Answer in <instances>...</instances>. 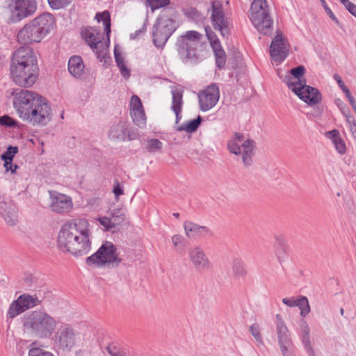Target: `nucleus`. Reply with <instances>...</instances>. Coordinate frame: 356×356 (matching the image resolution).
<instances>
[{"label": "nucleus", "instance_id": "1", "mask_svg": "<svg viewBox=\"0 0 356 356\" xmlns=\"http://www.w3.org/2000/svg\"><path fill=\"white\" fill-rule=\"evenodd\" d=\"M11 95L13 107L22 120L33 126H44L51 120V108L44 97L25 89H13Z\"/></svg>", "mask_w": 356, "mask_h": 356}, {"label": "nucleus", "instance_id": "2", "mask_svg": "<svg viewBox=\"0 0 356 356\" xmlns=\"http://www.w3.org/2000/svg\"><path fill=\"white\" fill-rule=\"evenodd\" d=\"M87 220L78 219L67 221L60 229L58 246L63 252L75 257L87 254L91 248Z\"/></svg>", "mask_w": 356, "mask_h": 356}, {"label": "nucleus", "instance_id": "3", "mask_svg": "<svg viewBox=\"0 0 356 356\" xmlns=\"http://www.w3.org/2000/svg\"><path fill=\"white\" fill-rule=\"evenodd\" d=\"M202 35L196 31H188L177 38L175 47L183 63L196 65L207 55V44L202 41Z\"/></svg>", "mask_w": 356, "mask_h": 356}, {"label": "nucleus", "instance_id": "4", "mask_svg": "<svg viewBox=\"0 0 356 356\" xmlns=\"http://www.w3.org/2000/svg\"><path fill=\"white\" fill-rule=\"evenodd\" d=\"M55 26V18L52 14L43 13L26 23L17 33V42L22 47L39 43Z\"/></svg>", "mask_w": 356, "mask_h": 356}, {"label": "nucleus", "instance_id": "5", "mask_svg": "<svg viewBox=\"0 0 356 356\" xmlns=\"http://www.w3.org/2000/svg\"><path fill=\"white\" fill-rule=\"evenodd\" d=\"M24 330L40 339L49 338L56 329V321L48 314L32 311L24 315L22 320Z\"/></svg>", "mask_w": 356, "mask_h": 356}, {"label": "nucleus", "instance_id": "6", "mask_svg": "<svg viewBox=\"0 0 356 356\" xmlns=\"http://www.w3.org/2000/svg\"><path fill=\"white\" fill-rule=\"evenodd\" d=\"M122 261L117 254L116 246L110 241L104 243L92 255L88 257L86 263L88 266L102 267L108 266L118 267Z\"/></svg>", "mask_w": 356, "mask_h": 356}, {"label": "nucleus", "instance_id": "7", "mask_svg": "<svg viewBox=\"0 0 356 356\" xmlns=\"http://www.w3.org/2000/svg\"><path fill=\"white\" fill-rule=\"evenodd\" d=\"M178 28L177 22L166 13L160 14L152 28L153 43L158 49H163Z\"/></svg>", "mask_w": 356, "mask_h": 356}, {"label": "nucleus", "instance_id": "8", "mask_svg": "<svg viewBox=\"0 0 356 356\" xmlns=\"http://www.w3.org/2000/svg\"><path fill=\"white\" fill-rule=\"evenodd\" d=\"M50 337L54 350L57 353H70L77 344L74 330L68 324H62Z\"/></svg>", "mask_w": 356, "mask_h": 356}, {"label": "nucleus", "instance_id": "9", "mask_svg": "<svg viewBox=\"0 0 356 356\" xmlns=\"http://www.w3.org/2000/svg\"><path fill=\"white\" fill-rule=\"evenodd\" d=\"M251 21L257 29L264 35L272 31L273 20L268 11L266 0H254L251 4Z\"/></svg>", "mask_w": 356, "mask_h": 356}, {"label": "nucleus", "instance_id": "10", "mask_svg": "<svg viewBox=\"0 0 356 356\" xmlns=\"http://www.w3.org/2000/svg\"><path fill=\"white\" fill-rule=\"evenodd\" d=\"M6 8L10 13L9 22L17 23L33 16L38 8L36 0H6Z\"/></svg>", "mask_w": 356, "mask_h": 356}, {"label": "nucleus", "instance_id": "11", "mask_svg": "<svg viewBox=\"0 0 356 356\" xmlns=\"http://www.w3.org/2000/svg\"><path fill=\"white\" fill-rule=\"evenodd\" d=\"M39 66L29 65L26 67L10 70V78L18 86L23 88L31 87L38 80L39 76Z\"/></svg>", "mask_w": 356, "mask_h": 356}, {"label": "nucleus", "instance_id": "12", "mask_svg": "<svg viewBox=\"0 0 356 356\" xmlns=\"http://www.w3.org/2000/svg\"><path fill=\"white\" fill-rule=\"evenodd\" d=\"M29 65H37L38 58L33 48L20 47L12 55L10 63V70L26 67Z\"/></svg>", "mask_w": 356, "mask_h": 356}, {"label": "nucleus", "instance_id": "13", "mask_svg": "<svg viewBox=\"0 0 356 356\" xmlns=\"http://www.w3.org/2000/svg\"><path fill=\"white\" fill-rule=\"evenodd\" d=\"M276 334L283 356H293L289 348L293 345L291 333L281 314L275 315Z\"/></svg>", "mask_w": 356, "mask_h": 356}, {"label": "nucleus", "instance_id": "14", "mask_svg": "<svg viewBox=\"0 0 356 356\" xmlns=\"http://www.w3.org/2000/svg\"><path fill=\"white\" fill-rule=\"evenodd\" d=\"M211 22L215 30L219 31L222 37L228 38L230 34L229 22L220 1L215 0L211 2Z\"/></svg>", "mask_w": 356, "mask_h": 356}, {"label": "nucleus", "instance_id": "15", "mask_svg": "<svg viewBox=\"0 0 356 356\" xmlns=\"http://www.w3.org/2000/svg\"><path fill=\"white\" fill-rule=\"evenodd\" d=\"M40 302V301L36 296L33 297L26 293L20 295L17 300L13 301L10 304L7 316L13 318L26 310L38 305Z\"/></svg>", "mask_w": 356, "mask_h": 356}, {"label": "nucleus", "instance_id": "16", "mask_svg": "<svg viewBox=\"0 0 356 356\" xmlns=\"http://www.w3.org/2000/svg\"><path fill=\"white\" fill-rule=\"evenodd\" d=\"M96 31L92 26H86L81 28L80 33L81 38L90 46L97 58L102 62L106 58L105 48L101 40H96L95 33H99V31Z\"/></svg>", "mask_w": 356, "mask_h": 356}, {"label": "nucleus", "instance_id": "17", "mask_svg": "<svg viewBox=\"0 0 356 356\" xmlns=\"http://www.w3.org/2000/svg\"><path fill=\"white\" fill-rule=\"evenodd\" d=\"M200 109L207 111L211 109L219 100L220 90L216 83H211L198 95Z\"/></svg>", "mask_w": 356, "mask_h": 356}, {"label": "nucleus", "instance_id": "18", "mask_svg": "<svg viewBox=\"0 0 356 356\" xmlns=\"http://www.w3.org/2000/svg\"><path fill=\"white\" fill-rule=\"evenodd\" d=\"M108 135L110 139L119 141L136 140L139 136L137 130L129 129V124L124 121L113 124Z\"/></svg>", "mask_w": 356, "mask_h": 356}, {"label": "nucleus", "instance_id": "19", "mask_svg": "<svg viewBox=\"0 0 356 356\" xmlns=\"http://www.w3.org/2000/svg\"><path fill=\"white\" fill-rule=\"evenodd\" d=\"M188 255L190 261L197 272L205 273L211 268V263L202 248L197 246L190 250Z\"/></svg>", "mask_w": 356, "mask_h": 356}, {"label": "nucleus", "instance_id": "20", "mask_svg": "<svg viewBox=\"0 0 356 356\" xmlns=\"http://www.w3.org/2000/svg\"><path fill=\"white\" fill-rule=\"evenodd\" d=\"M17 208L11 202H6L3 195L0 193V215L9 226L17 224Z\"/></svg>", "mask_w": 356, "mask_h": 356}, {"label": "nucleus", "instance_id": "21", "mask_svg": "<svg viewBox=\"0 0 356 356\" xmlns=\"http://www.w3.org/2000/svg\"><path fill=\"white\" fill-rule=\"evenodd\" d=\"M270 56L275 62L279 63L284 61L287 56V51L284 42L282 33H277L273 39L270 45Z\"/></svg>", "mask_w": 356, "mask_h": 356}, {"label": "nucleus", "instance_id": "22", "mask_svg": "<svg viewBox=\"0 0 356 356\" xmlns=\"http://www.w3.org/2000/svg\"><path fill=\"white\" fill-rule=\"evenodd\" d=\"M293 93L309 106L318 104L322 100V95L320 91L312 86L306 87V90L302 92L300 88H295Z\"/></svg>", "mask_w": 356, "mask_h": 356}, {"label": "nucleus", "instance_id": "23", "mask_svg": "<svg viewBox=\"0 0 356 356\" xmlns=\"http://www.w3.org/2000/svg\"><path fill=\"white\" fill-rule=\"evenodd\" d=\"M186 234L189 238H198L204 236H213V232L207 226L199 225L191 221L184 223Z\"/></svg>", "mask_w": 356, "mask_h": 356}, {"label": "nucleus", "instance_id": "24", "mask_svg": "<svg viewBox=\"0 0 356 356\" xmlns=\"http://www.w3.org/2000/svg\"><path fill=\"white\" fill-rule=\"evenodd\" d=\"M50 208L52 211L58 213L69 212L72 208V202L70 197L61 193H56L51 197Z\"/></svg>", "mask_w": 356, "mask_h": 356}, {"label": "nucleus", "instance_id": "25", "mask_svg": "<svg viewBox=\"0 0 356 356\" xmlns=\"http://www.w3.org/2000/svg\"><path fill=\"white\" fill-rule=\"evenodd\" d=\"M274 249L280 263L282 264L289 254V246L282 236L276 235L275 236Z\"/></svg>", "mask_w": 356, "mask_h": 356}, {"label": "nucleus", "instance_id": "26", "mask_svg": "<svg viewBox=\"0 0 356 356\" xmlns=\"http://www.w3.org/2000/svg\"><path fill=\"white\" fill-rule=\"evenodd\" d=\"M84 67V63L80 56L74 55L70 58L68 71L73 76L80 78L83 74Z\"/></svg>", "mask_w": 356, "mask_h": 356}, {"label": "nucleus", "instance_id": "27", "mask_svg": "<svg viewBox=\"0 0 356 356\" xmlns=\"http://www.w3.org/2000/svg\"><path fill=\"white\" fill-rule=\"evenodd\" d=\"M242 161L245 166L249 167L252 164V156L255 148V142L252 139L245 140L243 145Z\"/></svg>", "mask_w": 356, "mask_h": 356}, {"label": "nucleus", "instance_id": "28", "mask_svg": "<svg viewBox=\"0 0 356 356\" xmlns=\"http://www.w3.org/2000/svg\"><path fill=\"white\" fill-rule=\"evenodd\" d=\"M98 22H102L104 26V31L107 37L106 47L107 48L110 43V34L111 33V15L108 10L97 13L95 17Z\"/></svg>", "mask_w": 356, "mask_h": 356}, {"label": "nucleus", "instance_id": "29", "mask_svg": "<svg viewBox=\"0 0 356 356\" xmlns=\"http://www.w3.org/2000/svg\"><path fill=\"white\" fill-rule=\"evenodd\" d=\"M325 134L329 138L332 140L336 150L340 154H344L346 152V146L343 140H342V138L340 137L339 131L337 129H333L326 132Z\"/></svg>", "mask_w": 356, "mask_h": 356}, {"label": "nucleus", "instance_id": "30", "mask_svg": "<svg viewBox=\"0 0 356 356\" xmlns=\"http://www.w3.org/2000/svg\"><path fill=\"white\" fill-rule=\"evenodd\" d=\"M202 122V118L199 115L195 119L189 120L186 123L177 127L176 130L178 131H185L188 133H193L197 130Z\"/></svg>", "mask_w": 356, "mask_h": 356}, {"label": "nucleus", "instance_id": "31", "mask_svg": "<svg viewBox=\"0 0 356 356\" xmlns=\"http://www.w3.org/2000/svg\"><path fill=\"white\" fill-rule=\"evenodd\" d=\"M172 96V109H182L184 90L181 88H172L171 90Z\"/></svg>", "mask_w": 356, "mask_h": 356}, {"label": "nucleus", "instance_id": "32", "mask_svg": "<svg viewBox=\"0 0 356 356\" xmlns=\"http://www.w3.org/2000/svg\"><path fill=\"white\" fill-rule=\"evenodd\" d=\"M302 330V343H303L305 350L309 356H314V351L311 344L309 338V328L306 322Z\"/></svg>", "mask_w": 356, "mask_h": 356}, {"label": "nucleus", "instance_id": "33", "mask_svg": "<svg viewBox=\"0 0 356 356\" xmlns=\"http://www.w3.org/2000/svg\"><path fill=\"white\" fill-rule=\"evenodd\" d=\"M291 79L292 77L290 75H286L284 77L283 81L293 92L295 88H300L301 92H302L306 90V87L309 86L306 84V79L305 78L302 77L295 82H293Z\"/></svg>", "mask_w": 356, "mask_h": 356}, {"label": "nucleus", "instance_id": "34", "mask_svg": "<svg viewBox=\"0 0 356 356\" xmlns=\"http://www.w3.org/2000/svg\"><path fill=\"white\" fill-rule=\"evenodd\" d=\"M105 349L111 356H127V349L117 342L109 343Z\"/></svg>", "mask_w": 356, "mask_h": 356}, {"label": "nucleus", "instance_id": "35", "mask_svg": "<svg viewBox=\"0 0 356 356\" xmlns=\"http://www.w3.org/2000/svg\"><path fill=\"white\" fill-rule=\"evenodd\" d=\"M131 115L133 122L138 127H143L146 124V117L143 108L131 109Z\"/></svg>", "mask_w": 356, "mask_h": 356}, {"label": "nucleus", "instance_id": "36", "mask_svg": "<svg viewBox=\"0 0 356 356\" xmlns=\"http://www.w3.org/2000/svg\"><path fill=\"white\" fill-rule=\"evenodd\" d=\"M213 51L215 55L216 67L219 70L223 69L226 65L227 61L226 54L223 48L221 46L220 47L213 49Z\"/></svg>", "mask_w": 356, "mask_h": 356}, {"label": "nucleus", "instance_id": "37", "mask_svg": "<svg viewBox=\"0 0 356 356\" xmlns=\"http://www.w3.org/2000/svg\"><path fill=\"white\" fill-rule=\"evenodd\" d=\"M296 307L300 309V315L306 317L310 312V306L307 297L300 296L297 299Z\"/></svg>", "mask_w": 356, "mask_h": 356}, {"label": "nucleus", "instance_id": "38", "mask_svg": "<svg viewBox=\"0 0 356 356\" xmlns=\"http://www.w3.org/2000/svg\"><path fill=\"white\" fill-rule=\"evenodd\" d=\"M232 270L234 275L236 277H244L246 275L243 262L241 259H236L234 260Z\"/></svg>", "mask_w": 356, "mask_h": 356}, {"label": "nucleus", "instance_id": "39", "mask_svg": "<svg viewBox=\"0 0 356 356\" xmlns=\"http://www.w3.org/2000/svg\"><path fill=\"white\" fill-rule=\"evenodd\" d=\"M18 147L17 146H12L9 145L6 150L1 154V159L4 161V163L6 162H12L13 161V159L18 153Z\"/></svg>", "mask_w": 356, "mask_h": 356}, {"label": "nucleus", "instance_id": "40", "mask_svg": "<svg viewBox=\"0 0 356 356\" xmlns=\"http://www.w3.org/2000/svg\"><path fill=\"white\" fill-rule=\"evenodd\" d=\"M163 146V143L159 139L151 138L147 140L145 149L148 152L153 153L161 151Z\"/></svg>", "mask_w": 356, "mask_h": 356}, {"label": "nucleus", "instance_id": "41", "mask_svg": "<svg viewBox=\"0 0 356 356\" xmlns=\"http://www.w3.org/2000/svg\"><path fill=\"white\" fill-rule=\"evenodd\" d=\"M207 37L210 42L212 49H216L221 47L220 42L216 34L212 31L211 27L207 26L205 27Z\"/></svg>", "mask_w": 356, "mask_h": 356}, {"label": "nucleus", "instance_id": "42", "mask_svg": "<svg viewBox=\"0 0 356 356\" xmlns=\"http://www.w3.org/2000/svg\"><path fill=\"white\" fill-rule=\"evenodd\" d=\"M184 14L189 19L196 22H202L205 17L195 8H189L184 11Z\"/></svg>", "mask_w": 356, "mask_h": 356}, {"label": "nucleus", "instance_id": "43", "mask_svg": "<svg viewBox=\"0 0 356 356\" xmlns=\"http://www.w3.org/2000/svg\"><path fill=\"white\" fill-rule=\"evenodd\" d=\"M0 126L16 128L19 127V122L8 115H3L0 116Z\"/></svg>", "mask_w": 356, "mask_h": 356}, {"label": "nucleus", "instance_id": "44", "mask_svg": "<svg viewBox=\"0 0 356 356\" xmlns=\"http://www.w3.org/2000/svg\"><path fill=\"white\" fill-rule=\"evenodd\" d=\"M47 1L51 8L58 10L70 4L72 0H47Z\"/></svg>", "mask_w": 356, "mask_h": 356}, {"label": "nucleus", "instance_id": "45", "mask_svg": "<svg viewBox=\"0 0 356 356\" xmlns=\"http://www.w3.org/2000/svg\"><path fill=\"white\" fill-rule=\"evenodd\" d=\"M305 67L303 65H298V67H293L289 71V74L292 78L301 79L305 73Z\"/></svg>", "mask_w": 356, "mask_h": 356}, {"label": "nucleus", "instance_id": "46", "mask_svg": "<svg viewBox=\"0 0 356 356\" xmlns=\"http://www.w3.org/2000/svg\"><path fill=\"white\" fill-rule=\"evenodd\" d=\"M147 2L152 10H154L170 5V0H147Z\"/></svg>", "mask_w": 356, "mask_h": 356}, {"label": "nucleus", "instance_id": "47", "mask_svg": "<svg viewBox=\"0 0 356 356\" xmlns=\"http://www.w3.org/2000/svg\"><path fill=\"white\" fill-rule=\"evenodd\" d=\"M29 356H54V355L40 348H33L29 350Z\"/></svg>", "mask_w": 356, "mask_h": 356}, {"label": "nucleus", "instance_id": "48", "mask_svg": "<svg viewBox=\"0 0 356 356\" xmlns=\"http://www.w3.org/2000/svg\"><path fill=\"white\" fill-rule=\"evenodd\" d=\"M99 223L104 227L106 231H111L115 228V222L111 218L101 217L99 218Z\"/></svg>", "mask_w": 356, "mask_h": 356}, {"label": "nucleus", "instance_id": "49", "mask_svg": "<svg viewBox=\"0 0 356 356\" xmlns=\"http://www.w3.org/2000/svg\"><path fill=\"white\" fill-rule=\"evenodd\" d=\"M321 3L326 13V14L331 18V19L337 25H340V22L337 17L335 16V15L333 13L332 10L330 8V7L326 3L325 0H320Z\"/></svg>", "mask_w": 356, "mask_h": 356}, {"label": "nucleus", "instance_id": "50", "mask_svg": "<svg viewBox=\"0 0 356 356\" xmlns=\"http://www.w3.org/2000/svg\"><path fill=\"white\" fill-rule=\"evenodd\" d=\"M227 146L229 151L232 154L238 155L241 153V148L235 140H229Z\"/></svg>", "mask_w": 356, "mask_h": 356}, {"label": "nucleus", "instance_id": "51", "mask_svg": "<svg viewBox=\"0 0 356 356\" xmlns=\"http://www.w3.org/2000/svg\"><path fill=\"white\" fill-rule=\"evenodd\" d=\"M250 332L254 337L257 341L262 342V337L259 332V326L258 324L254 323L250 327Z\"/></svg>", "mask_w": 356, "mask_h": 356}, {"label": "nucleus", "instance_id": "52", "mask_svg": "<svg viewBox=\"0 0 356 356\" xmlns=\"http://www.w3.org/2000/svg\"><path fill=\"white\" fill-rule=\"evenodd\" d=\"M113 193L115 194V197H118L124 194V187L118 179L114 181Z\"/></svg>", "mask_w": 356, "mask_h": 356}, {"label": "nucleus", "instance_id": "53", "mask_svg": "<svg viewBox=\"0 0 356 356\" xmlns=\"http://www.w3.org/2000/svg\"><path fill=\"white\" fill-rule=\"evenodd\" d=\"M131 106H132V109L143 108L140 99L136 95H132L131 98Z\"/></svg>", "mask_w": 356, "mask_h": 356}, {"label": "nucleus", "instance_id": "54", "mask_svg": "<svg viewBox=\"0 0 356 356\" xmlns=\"http://www.w3.org/2000/svg\"><path fill=\"white\" fill-rule=\"evenodd\" d=\"M147 22H148V19H145V22H144V24H143V26H142L140 29H138V30L136 31H135L134 33H131V35H130V39H131V40H135V39H136V38H138L140 34L144 33L146 31V30H147Z\"/></svg>", "mask_w": 356, "mask_h": 356}, {"label": "nucleus", "instance_id": "55", "mask_svg": "<svg viewBox=\"0 0 356 356\" xmlns=\"http://www.w3.org/2000/svg\"><path fill=\"white\" fill-rule=\"evenodd\" d=\"M3 166L6 172H10L12 174L17 173V170L19 168L18 165L14 164L13 161L4 163Z\"/></svg>", "mask_w": 356, "mask_h": 356}, {"label": "nucleus", "instance_id": "56", "mask_svg": "<svg viewBox=\"0 0 356 356\" xmlns=\"http://www.w3.org/2000/svg\"><path fill=\"white\" fill-rule=\"evenodd\" d=\"M114 57L118 67L124 64V58L122 57L121 53L117 49L116 47H115L114 49Z\"/></svg>", "mask_w": 356, "mask_h": 356}, {"label": "nucleus", "instance_id": "57", "mask_svg": "<svg viewBox=\"0 0 356 356\" xmlns=\"http://www.w3.org/2000/svg\"><path fill=\"white\" fill-rule=\"evenodd\" d=\"M122 76L127 79L131 76V70L124 64L118 67Z\"/></svg>", "mask_w": 356, "mask_h": 356}, {"label": "nucleus", "instance_id": "58", "mask_svg": "<svg viewBox=\"0 0 356 356\" xmlns=\"http://www.w3.org/2000/svg\"><path fill=\"white\" fill-rule=\"evenodd\" d=\"M337 104L343 115L349 113L350 109H349L348 106L344 102H343L341 100L337 99Z\"/></svg>", "mask_w": 356, "mask_h": 356}, {"label": "nucleus", "instance_id": "59", "mask_svg": "<svg viewBox=\"0 0 356 356\" xmlns=\"http://www.w3.org/2000/svg\"><path fill=\"white\" fill-rule=\"evenodd\" d=\"M282 302L287 305L288 307H296V302H297V299H295L294 297H292V298H284L282 299Z\"/></svg>", "mask_w": 356, "mask_h": 356}, {"label": "nucleus", "instance_id": "60", "mask_svg": "<svg viewBox=\"0 0 356 356\" xmlns=\"http://www.w3.org/2000/svg\"><path fill=\"white\" fill-rule=\"evenodd\" d=\"M111 219H112L113 222H115V226L116 225L120 224L121 221L124 220V215L121 213H115L114 212L112 213V218Z\"/></svg>", "mask_w": 356, "mask_h": 356}, {"label": "nucleus", "instance_id": "61", "mask_svg": "<svg viewBox=\"0 0 356 356\" xmlns=\"http://www.w3.org/2000/svg\"><path fill=\"white\" fill-rule=\"evenodd\" d=\"M184 237L179 234H175L172 237V241L175 247H178L182 243Z\"/></svg>", "mask_w": 356, "mask_h": 356}, {"label": "nucleus", "instance_id": "62", "mask_svg": "<svg viewBox=\"0 0 356 356\" xmlns=\"http://www.w3.org/2000/svg\"><path fill=\"white\" fill-rule=\"evenodd\" d=\"M346 117L347 122L349 124V128L352 127L353 124H356L354 116L351 114L350 111H349V113L343 115Z\"/></svg>", "mask_w": 356, "mask_h": 356}, {"label": "nucleus", "instance_id": "63", "mask_svg": "<svg viewBox=\"0 0 356 356\" xmlns=\"http://www.w3.org/2000/svg\"><path fill=\"white\" fill-rule=\"evenodd\" d=\"M333 78L334 79L337 81V83H338L339 88L341 89V90H343V88H345L346 87H347L345 83H343V80L341 79V77L340 76V75H339L338 74H334L333 75Z\"/></svg>", "mask_w": 356, "mask_h": 356}, {"label": "nucleus", "instance_id": "64", "mask_svg": "<svg viewBox=\"0 0 356 356\" xmlns=\"http://www.w3.org/2000/svg\"><path fill=\"white\" fill-rule=\"evenodd\" d=\"M346 8L351 15L356 17V5L355 3L351 2Z\"/></svg>", "mask_w": 356, "mask_h": 356}]
</instances>
